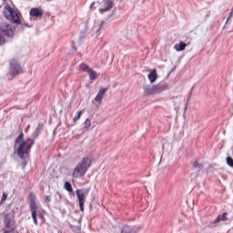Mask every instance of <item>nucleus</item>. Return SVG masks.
I'll return each instance as SVG.
<instances>
[{
  "instance_id": "nucleus-1",
  "label": "nucleus",
  "mask_w": 233,
  "mask_h": 233,
  "mask_svg": "<svg viewBox=\"0 0 233 233\" xmlns=\"http://www.w3.org/2000/svg\"><path fill=\"white\" fill-rule=\"evenodd\" d=\"M41 130H43V127L38 125L32 134L33 138H27L26 140H25V133L23 131L20 132L15 141V147L20 159H26L30 156V150L34 147L35 139L41 136Z\"/></svg>"
},
{
  "instance_id": "nucleus-2",
  "label": "nucleus",
  "mask_w": 233,
  "mask_h": 233,
  "mask_svg": "<svg viewBox=\"0 0 233 233\" xmlns=\"http://www.w3.org/2000/svg\"><path fill=\"white\" fill-rule=\"evenodd\" d=\"M92 167V158L90 157H84L82 160L74 167L72 177L79 179L86 176V172Z\"/></svg>"
},
{
  "instance_id": "nucleus-3",
  "label": "nucleus",
  "mask_w": 233,
  "mask_h": 233,
  "mask_svg": "<svg viewBox=\"0 0 233 233\" xmlns=\"http://www.w3.org/2000/svg\"><path fill=\"white\" fill-rule=\"evenodd\" d=\"M23 74V67L19 65V61L13 58L9 62V72L7 73V79L12 81L16 76Z\"/></svg>"
},
{
  "instance_id": "nucleus-4",
  "label": "nucleus",
  "mask_w": 233,
  "mask_h": 233,
  "mask_svg": "<svg viewBox=\"0 0 233 233\" xmlns=\"http://www.w3.org/2000/svg\"><path fill=\"white\" fill-rule=\"evenodd\" d=\"M35 194L34 192L29 193L28 195V203L29 208L31 211V216L34 221V224L37 227L39 223L37 222V204L35 203Z\"/></svg>"
},
{
  "instance_id": "nucleus-5",
  "label": "nucleus",
  "mask_w": 233,
  "mask_h": 233,
  "mask_svg": "<svg viewBox=\"0 0 233 233\" xmlns=\"http://www.w3.org/2000/svg\"><path fill=\"white\" fill-rule=\"evenodd\" d=\"M15 213H4V230H15Z\"/></svg>"
},
{
  "instance_id": "nucleus-6",
  "label": "nucleus",
  "mask_w": 233,
  "mask_h": 233,
  "mask_svg": "<svg viewBox=\"0 0 233 233\" xmlns=\"http://www.w3.org/2000/svg\"><path fill=\"white\" fill-rule=\"evenodd\" d=\"M15 32V27L12 26V25L2 22L0 23V35L2 34L6 37H14V34Z\"/></svg>"
},
{
  "instance_id": "nucleus-7",
  "label": "nucleus",
  "mask_w": 233,
  "mask_h": 233,
  "mask_svg": "<svg viewBox=\"0 0 233 233\" xmlns=\"http://www.w3.org/2000/svg\"><path fill=\"white\" fill-rule=\"evenodd\" d=\"M76 194L78 198V205L81 212H85V201H86V197L88 196V189H76Z\"/></svg>"
},
{
  "instance_id": "nucleus-8",
  "label": "nucleus",
  "mask_w": 233,
  "mask_h": 233,
  "mask_svg": "<svg viewBox=\"0 0 233 233\" xmlns=\"http://www.w3.org/2000/svg\"><path fill=\"white\" fill-rule=\"evenodd\" d=\"M7 12L9 15H5L6 19H9V21H12V23H15V25H21V14L19 11H15L14 8L9 7L7 8Z\"/></svg>"
},
{
  "instance_id": "nucleus-9",
  "label": "nucleus",
  "mask_w": 233,
  "mask_h": 233,
  "mask_svg": "<svg viewBox=\"0 0 233 233\" xmlns=\"http://www.w3.org/2000/svg\"><path fill=\"white\" fill-rule=\"evenodd\" d=\"M145 94L147 96H155L156 94H161L163 92V89L161 88V86H147L144 88Z\"/></svg>"
},
{
  "instance_id": "nucleus-10",
  "label": "nucleus",
  "mask_w": 233,
  "mask_h": 233,
  "mask_svg": "<svg viewBox=\"0 0 233 233\" xmlns=\"http://www.w3.org/2000/svg\"><path fill=\"white\" fill-rule=\"evenodd\" d=\"M45 12L43 11V8L41 7H33L30 9L29 15L31 17H37L41 19L43 17Z\"/></svg>"
},
{
  "instance_id": "nucleus-11",
  "label": "nucleus",
  "mask_w": 233,
  "mask_h": 233,
  "mask_svg": "<svg viewBox=\"0 0 233 233\" xmlns=\"http://www.w3.org/2000/svg\"><path fill=\"white\" fill-rule=\"evenodd\" d=\"M227 216H228V213L227 212L223 213L222 215H218L214 221L210 222L209 227L214 228L216 227V225H218V223H220V221H227L228 220Z\"/></svg>"
},
{
  "instance_id": "nucleus-12",
  "label": "nucleus",
  "mask_w": 233,
  "mask_h": 233,
  "mask_svg": "<svg viewBox=\"0 0 233 233\" xmlns=\"http://www.w3.org/2000/svg\"><path fill=\"white\" fill-rule=\"evenodd\" d=\"M104 8H100V14H105V12H108V10H112V6H114V2L111 0H104L103 1Z\"/></svg>"
},
{
  "instance_id": "nucleus-13",
  "label": "nucleus",
  "mask_w": 233,
  "mask_h": 233,
  "mask_svg": "<svg viewBox=\"0 0 233 233\" xmlns=\"http://www.w3.org/2000/svg\"><path fill=\"white\" fill-rule=\"evenodd\" d=\"M106 92H108V88L107 87H104L101 88L97 95L95 97V101H96V103H101L103 101V98L105 97V95L106 94Z\"/></svg>"
},
{
  "instance_id": "nucleus-14",
  "label": "nucleus",
  "mask_w": 233,
  "mask_h": 233,
  "mask_svg": "<svg viewBox=\"0 0 233 233\" xmlns=\"http://www.w3.org/2000/svg\"><path fill=\"white\" fill-rule=\"evenodd\" d=\"M149 74L147 76L150 83H156V80L157 79V70L156 69H151L149 70Z\"/></svg>"
},
{
  "instance_id": "nucleus-15",
  "label": "nucleus",
  "mask_w": 233,
  "mask_h": 233,
  "mask_svg": "<svg viewBox=\"0 0 233 233\" xmlns=\"http://www.w3.org/2000/svg\"><path fill=\"white\" fill-rule=\"evenodd\" d=\"M174 48L177 52H183L187 48V44L184 42H179L174 46Z\"/></svg>"
},
{
  "instance_id": "nucleus-16",
  "label": "nucleus",
  "mask_w": 233,
  "mask_h": 233,
  "mask_svg": "<svg viewBox=\"0 0 233 233\" xmlns=\"http://www.w3.org/2000/svg\"><path fill=\"white\" fill-rule=\"evenodd\" d=\"M89 76L90 81H96L97 77H99V75H97V72H96L94 69H89V72L87 73Z\"/></svg>"
},
{
  "instance_id": "nucleus-17",
  "label": "nucleus",
  "mask_w": 233,
  "mask_h": 233,
  "mask_svg": "<svg viewBox=\"0 0 233 233\" xmlns=\"http://www.w3.org/2000/svg\"><path fill=\"white\" fill-rule=\"evenodd\" d=\"M91 69L92 68H90V66L88 65L85 64V63H82V64L79 65L80 72L89 73Z\"/></svg>"
},
{
  "instance_id": "nucleus-18",
  "label": "nucleus",
  "mask_w": 233,
  "mask_h": 233,
  "mask_svg": "<svg viewBox=\"0 0 233 233\" xmlns=\"http://www.w3.org/2000/svg\"><path fill=\"white\" fill-rule=\"evenodd\" d=\"M64 188L67 192H74V189L72 188V184L70 182H68V181L65 182Z\"/></svg>"
},
{
  "instance_id": "nucleus-19",
  "label": "nucleus",
  "mask_w": 233,
  "mask_h": 233,
  "mask_svg": "<svg viewBox=\"0 0 233 233\" xmlns=\"http://www.w3.org/2000/svg\"><path fill=\"white\" fill-rule=\"evenodd\" d=\"M92 127V121L90 118H86V121L84 122V128L88 129Z\"/></svg>"
},
{
  "instance_id": "nucleus-20",
  "label": "nucleus",
  "mask_w": 233,
  "mask_h": 233,
  "mask_svg": "<svg viewBox=\"0 0 233 233\" xmlns=\"http://www.w3.org/2000/svg\"><path fill=\"white\" fill-rule=\"evenodd\" d=\"M81 116H83V111H78L76 116H75L73 119L74 123H77V121L81 119Z\"/></svg>"
},
{
  "instance_id": "nucleus-21",
  "label": "nucleus",
  "mask_w": 233,
  "mask_h": 233,
  "mask_svg": "<svg viewBox=\"0 0 233 233\" xmlns=\"http://www.w3.org/2000/svg\"><path fill=\"white\" fill-rule=\"evenodd\" d=\"M121 233H132V228H130L128 226H124L122 228Z\"/></svg>"
},
{
  "instance_id": "nucleus-22",
  "label": "nucleus",
  "mask_w": 233,
  "mask_h": 233,
  "mask_svg": "<svg viewBox=\"0 0 233 233\" xmlns=\"http://www.w3.org/2000/svg\"><path fill=\"white\" fill-rule=\"evenodd\" d=\"M193 168H198V170H201V168H203V165L198 163V161H195L193 163Z\"/></svg>"
},
{
  "instance_id": "nucleus-23",
  "label": "nucleus",
  "mask_w": 233,
  "mask_h": 233,
  "mask_svg": "<svg viewBox=\"0 0 233 233\" xmlns=\"http://www.w3.org/2000/svg\"><path fill=\"white\" fill-rule=\"evenodd\" d=\"M226 161H227V165H228V167H231V168H233V159H232V157H228L226 158Z\"/></svg>"
},
{
  "instance_id": "nucleus-24",
  "label": "nucleus",
  "mask_w": 233,
  "mask_h": 233,
  "mask_svg": "<svg viewBox=\"0 0 233 233\" xmlns=\"http://www.w3.org/2000/svg\"><path fill=\"white\" fill-rule=\"evenodd\" d=\"M6 43V39L4 37L3 35H0V46H3Z\"/></svg>"
},
{
  "instance_id": "nucleus-25",
  "label": "nucleus",
  "mask_w": 233,
  "mask_h": 233,
  "mask_svg": "<svg viewBox=\"0 0 233 233\" xmlns=\"http://www.w3.org/2000/svg\"><path fill=\"white\" fill-rule=\"evenodd\" d=\"M8 198V195L6 193H3L1 203H5L6 201V198Z\"/></svg>"
},
{
  "instance_id": "nucleus-26",
  "label": "nucleus",
  "mask_w": 233,
  "mask_h": 233,
  "mask_svg": "<svg viewBox=\"0 0 233 233\" xmlns=\"http://www.w3.org/2000/svg\"><path fill=\"white\" fill-rule=\"evenodd\" d=\"M44 199H45V203H50V196H45L44 197Z\"/></svg>"
},
{
  "instance_id": "nucleus-27",
  "label": "nucleus",
  "mask_w": 233,
  "mask_h": 233,
  "mask_svg": "<svg viewBox=\"0 0 233 233\" xmlns=\"http://www.w3.org/2000/svg\"><path fill=\"white\" fill-rule=\"evenodd\" d=\"M105 28V21H101L100 22V26H99V30Z\"/></svg>"
},
{
  "instance_id": "nucleus-28",
  "label": "nucleus",
  "mask_w": 233,
  "mask_h": 233,
  "mask_svg": "<svg viewBox=\"0 0 233 233\" xmlns=\"http://www.w3.org/2000/svg\"><path fill=\"white\" fill-rule=\"evenodd\" d=\"M94 5H96V3L93 2V3L91 4V6H94Z\"/></svg>"
},
{
  "instance_id": "nucleus-29",
  "label": "nucleus",
  "mask_w": 233,
  "mask_h": 233,
  "mask_svg": "<svg viewBox=\"0 0 233 233\" xmlns=\"http://www.w3.org/2000/svg\"><path fill=\"white\" fill-rule=\"evenodd\" d=\"M1 205H3V202H0V207H1Z\"/></svg>"
},
{
  "instance_id": "nucleus-30",
  "label": "nucleus",
  "mask_w": 233,
  "mask_h": 233,
  "mask_svg": "<svg viewBox=\"0 0 233 233\" xmlns=\"http://www.w3.org/2000/svg\"><path fill=\"white\" fill-rule=\"evenodd\" d=\"M4 1H6V0H4Z\"/></svg>"
}]
</instances>
